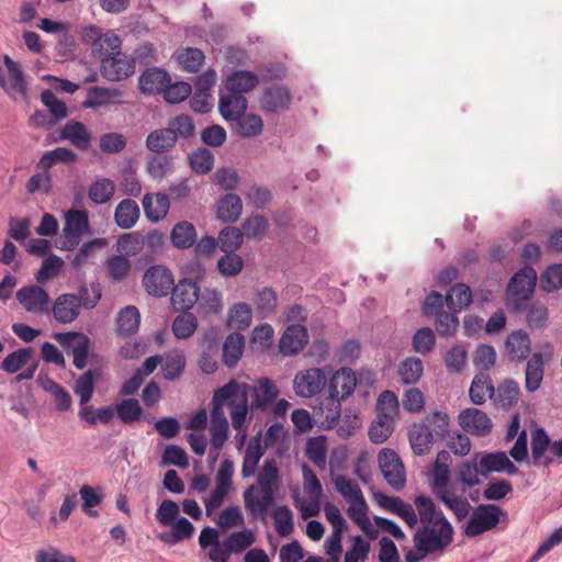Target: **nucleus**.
Segmentation results:
<instances>
[{
  "instance_id": "8fccbe9b",
  "label": "nucleus",
  "mask_w": 562,
  "mask_h": 562,
  "mask_svg": "<svg viewBox=\"0 0 562 562\" xmlns=\"http://www.w3.org/2000/svg\"><path fill=\"white\" fill-rule=\"evenodd\" d=\"M105 244L106 243L103 238H95L83 243L71 259V266L75 269H80L83 266L91 263L95 257L97 251L103 248Z\"/></svg>"
},
{
  "instance_id": "864d4df0",
  "label": "nucleus",
  "mask_w": 562,
  "mask_h": 562,
  "mask_svg": "<svg viewBox=\"0 0 562 562\" xmlns=\"http://www.w3.org/2000/svg\"><path fill=\"white\" fill-rule=\"evenodd\" d=\"M64 260L57 255L50 254L47 256L35 274V280L38 284H45L49 280L58 277L64 268Z\"/></svg>"
},
{
  "instance_id": "bf43d9fd",
  "label": "nucleus",
  "mask_w": 562,
  "mask_h": 562,
  "mask_svg": "<svg viewBox=\"0 0 562 562\" xmlns=\"http://www.w3.org/2000/svg\"><path fill=\"white\" fill-rule=\"evenodd\" d=\"M255 533L250 529L232 532L224 541L232 554H239L250 548L255 542Z\"/></svg>"
},
{
  "instance_id": "13d9d810",
  "label": "nucleus",
  "mask_w": 562,
  "mask_h": 562,
  "mask_svg": "<svg viewBox=\"0 0 562 562\" xmlns=\"http://www.w3.org/2000/svg\"><path fill=\"white\" fill-rule=\"evenodd\" d=\"M77 154L66 147H58L53 150L45 151L40 161L38 167L43 170H49L54 165L58 162H71L77 159Z\"/></svg>"
},
{
  "instance_id": "39448f33",
  "label": "nucleus",
  "mask_w": 562,
  "mask_h": 562,
  "mask_svg": "<svg viewBox=\"0 0 562 562\" xmlns=\"http://www.w3.org/2000/svg\"><path fill=\"white\" fill-rule=\"evenodd\" d=\"M89 214L86 210L70 209L64 215V227L59 237V249L75 250L82 237L90 234Z\"/></svg>"
},
{
  "instance_id": "680f3d73",
  "label": "nucleus",
  "mask_w": 562,
  "mask_h": 562,
  "mask_svg": "<svg viewBox=\"0 0 562 562\" xmlns=\"http://www.w3.org/2000/svg\"><path fill=\"white\" fill-rule=\"evenodd\" d=\"M424 372V364L419 358H406L400 366L398 373L405 384H415L419 381Z\"/></svg>"
},
{
  "instance_id": "bb28decb",
  "label": "nucleus",
  "mask_w": 562,
  "mask_h": 562,
  "mask_svg": "<svg viewBox=\"0 0 562 562\" xmlns=\"http://www.w3.org/2000/svg\"><path fill=\"white\" fill-rule=\"evenodd\" d=\"M232 122H234L232 125L233 132L243 138L257 137L263 131V121L257 114H246L245 112Z\"/></svg>"
},
{
  "instance_id": "6e6d98bb",
  "label": "nucleus",
  "mask_w": 562,
  "mask_h": 562,
  "mask_svg": "<svg viewBox=\"0 0 562 562\" xmlns=\"http://www.w3.org/2000/svg\"><path fill=\"white\" fill-rule=\"evenodd\" d=\"M398 413V398L392 391H383L376 402V417L395 422Z\"/></svg>"
},
{
  "instance_id": "2f4dec72",
  "label": "nucleus",
  "mask_w": 562,
  "mask_h": 562,
  "mask_svg": "<svg viewBox=\"0 0 562 562\" xmlns=\"http://www.w3.org/2000/svg\"><path fill=\"white\" fill-rule=\"evenodd\" d=\"M544 374V361L540 352H535L527 361L525 371V387L536 392L541 386Z\"/></svg>"
},
{
  "instance_id": "c756f323",
  "label": "nucleus",
  "mask_w": 562,
  "mask_h": 562,
  "mask_svg": "<svg viewBox=\"0 0 562 562\" xmlns=\"http://www.w3.org/2000/svg\"><path fill=\"white\" fill-rule=\"evenodd\" d=\"M140 210L136 201L132 199L122 200L115 207L114 222L122 229H130L139 220Z\"/></svg>"
},
{
  "instance_id": "338daca9",
  "label": "nucleus",
  "mask_w": 562,
  "mask_h": 562,
  "mask_svg": "<svg viewBox=\"0 0 562 562\" xmlns=\"http://www.w3.org/2000/svg\"><path fill=\"white\" fill-rule=\"evenodd\" d=\"M173 167L172 158L169 156H149L147 158L146 170L155 180L165 178Z\"/></svg>"
},
{
  "instance_id": "09e8293b",
  "label": "nucleus",
  "mask_w": 562,
  "mask_h": 562,
  "mask_svg": "<svg viewBox=\"0 0 562 562\" xmlns=\"http://www.w3.org/2000/svg\"><path fill=\"white\" fill-rule=\"evenodd\" d=\"M520 389L515 380H506L498 385L493 396L496 406L502 408H509L518 402Z\"/></svg>"
},
{
  "instance_id": "f03ea898",
  "label": "nucleus",
  "mask_w": 562,
  "mask_h": 562,
  "mask_svg": "<svg viewBox=\"0 0 562 562\" xmlns=\"http://www.w3.org/2000/svg\"><path fill=\"white\" fill-rule=\"evenodd\" d=\"M453 529L443 515L434 522L425 524L414 535L415 550L405 554L406 562H418L430 553L443 551L452 541Z\"/></svg>"
},
{
  "instance_id": "9d476101",
  "label": "nucleus",
  "mask_w": 562,
  "mask_h": 562,
  "mask_svg": "<svg viewBox=\"0 0 562 562\" xmlns=\"http://www.w3.org/2000/svg\"><path fill=\"white\" fill-rule=\"evenodd\" d=\"M245 508L254 519H266L274 505L273 490L250 485L243 494Z\"/></svg>"
},
{
  "instance_id": "de8ad7c7",
  "label": "nucleus",
  "mask_w": 562,
  "mask_h": 562,
  "mask_svg": "<svg viewBox=\"0 0 562 562\" xmlns=\"http://www.w3.org/2000/svg\"><path fill=\"white\" fill-rule=\"evenodd\" d=\"M114 193L115 183L109 178L95 179L88 189V198L98 205L110 202Z\"/></svg>"
},
{
  "instance_id": "4468645a",
  "label": "nucleus",
  "mask_w": 562,
  "mask_h": 562,
  "mask_svg": "<svg viewBox=\"0 0 562 562\" xmlns=\"http://www.w3.org/2000/svg\"><path fill=\"white\" fill-rule=\"evenodd\" d=\"M54 338L65 349L71 351L76 368L83 369L86 367L90 348V339L86 335L76 331L57 333Z\"/></svg>"
},
{
  "instance_id": "b1692460",
  "label": "nucleus",
  "mask_w": 562,
  "mask_h": 562,
  "mask_svg": "<svg viewBox=\"0 0 562 562\" xmlns=\"http://www.w3.org/2000/svg\"><path fill=\"white\" fill-rule=\"evenodd\" d=\"M479 465L483 476L491 472H506L509 475H515L519 471L505 452L486 453L479 460Z\"/></svg>"
},
{
  "instance_id": "cd10ccee",
  "label": "nucleus",
  "mask_w": 562,
  "mask_h": 562,
  "mask_svg": "<svg viewBox=\"0 0 562 562\" xmlns=\"http://www.w3.org/2000/svg\"><path fill=\"white\" fill-rule=\"evenodd\" d=\"M177 144L176 135L172 130L158 128L150 132L145 140L146 148L154 154H164L170 151Z\"/></svg>"
},
{
  "instance_id": "a19ab883",
  "label": "nucleus",
  "mask_w": 562,
  "mask_h": 562,
  "mask_svg": "<svg viewBox=\"0 0 562 562\" xmlns=\"http://www.w3.org/2000/svg\"><path fill=\"white\" fill-rule=\"evenodd\" d=\"M250 393H254L252 408H266L276 401L279 394L277 386L267 378L260 379L257 386L250 385Z\"/></svg>"
},
{
  "instance_id": "ddd939ff",
  "label": "nucleus",
  "mask_w": 562,
  "mask_h": 562,
  "mask_svg": "<svg viewBox=\"0 0 562 562\" xmlns=\"http://www.w3.org/2000/svg\"><path fill=\"white\" fill-rule=\"evenodd\" d=\"M220 330L216 327L206 329L200 340L202 349L199 364L206 374H212L217 370V353L220 348Z\"/></svg>"
},
{
  "instance_id": "a18cd8bd",
  "label": "nucleus",
  "mask_w": 562,
  "mask_h": 562,
  "mask_svg": "<svg viewBox=\"0 0 562 562\" xmlns=\"http://www.w3.org/2000/svg\"><path fill=\"white\" fill-rule=\"evenodd\" d=\"M243 211V203L238 195L227 193L217 203V217L223 222H236Z\"/></svg>"
},
{
  "instance_id": "2eb2a0df",
  "label": "nucleus",
  "mask_w": 562,
  "mask_h": 562,
  "mask_svg": "<svg viewBox=\"0 0 562 562\" xmlns=\"http://www.w3.org/2000/svg\"><path fill=\"white\" fill-rule=\"evenodd\" d=\"M135 68V59L120 50L117 55H113L101 64L100 72L106 80L115 82L133 76Z\"/></svg>"
},
{
  "instance_id": "412c9836",
  "label": "nucleus",
  "mask_w": 562,
  "mask_h": 562,
  "mask_svg": "<svg viewBox=\"0 0 562 562\" xmlns=\"http://www.w3.org/2000/svg\"><path fill=\"white\" fill-rule=\"evenodd\" d=\"M530 349L531 341L527 331L518 329L507 336L505 350L510 361L522 362L528 358Z\"/></svg>"
},
{
  "instance_id": "052dcab7",
  "label": "nucleus",
  "mask_w": 562,
  "mask_h": 562,
  "mask_svg": "<svg viewBox=\"0 0 562 562\" xmlns=\"http://www.w3.org/2000/svg\"><path fill=\"white\" fill-rule=\"evenodd\" d=\"M306 457L319 469L326 465L327 445L325 436L311 437L306 442Z\"/></svg>"
},
{
  "instance_id": "49530a36",
  "label": "nucleus",
  "mask_w": 562,
  "mask_h": 562,
  "mask_svg": "<svg viewBox=\"0 0 562 562\" xmlns=\"http://www.w3.org/2000/svg\"><path fill=\"white\" fill-rule=\"evenodd\" d=\"M252 319V310L248 303L239 302L234 304L227 315V326L236 330L247 329Z\"/></svg>"
},
{
  "instance_id": "0e129e2a",
  "label": "nucleus",
  "mask_w": 562,
  "mask_h": 562,
  "mask_svg": "<svg viewBox=\"0 0 562 562\" xmlns=\"http://www.w3.org/2000/svg\"><path fill=\"white\" fill-rule=\"evenodd\" d=\"M198 327V318L194 314L184 312L178 315L172 323V331L179 339L191 337Z\"/></svg>"
},
{
  "instance_id": "aec40b11",
  "label": "nucleus",
  "mask_w": 562,
  "mask_h": 562,
  "mask_svg": "<svg viewBox=\"0 0 562 562\" xmlns=\"http://www.w3.org/2000/svg\"><path fill=\"white\" fill-rule=\"evenodd\" d=\"M308 341L307 330L302 325H290L284 330L280 341L279 349L284 356L296 355L306 346Z\"/></svg>"
},
{
  "instance_id": "c03bdc74",
  "label": "nucleus",
  "mask_w": 562,
  "mask_h": 562,
  "mask_svg": "<svg viewBox=\"0 0 562 562\" xmlns=\"http://www.w3.org/2000/svg\"><path fill=\"white\" fill-rule=\"evenodd\" d=\"M265 453L260 436L255 437L248 443L241 467V475L249 477L255 474L258 463Z\"/></svg>"
},
{
  "instance_id": "393cba45",
  "label": "nucleus",
  "mask_w": 562,
  "mask_h": 562,
  "mask_svg": "<svg viewBox=\"0 0 562 562\" xmlns=\"http://www.w3.org/2000/svg\"><path fill=\"white\" fill-rule=\"evenodd\" d=\"M248 101L247 99L239 94L225 90V92L221 93L218 101V110L222 117L229 122L241 114H244L247 110Z\"/></svg>"
},
{
  "instance_id": "a878e982",
  "label": "nucleus",
  "mask_w": 562,
  "mask_h": 562,
  "mask_svg": "<svg viewBox=\"0 0 562 562\" xmlns=\"http://www.w3.org/2000/svg\"><path fill=\"white\" fill-rule=\"evenodd\" d=\"M551 440L544 429L538 428L531 434V458L535 465L549 467L553 459L547 456L550 451Z\"/></svg>"
},
{
  "instance_id": "c9c22d12",
  "label": "nucleus",
  "mask_w": 562,
  "mask_h": 562,
  "mask_svg": "<svg viewBox=\"0 0 562 562\" xmlns=\"http://www.w3.org/2000/svg\"><path fill=\"white\" fill-rule=\"evenodd\" d=\"M140 325V313L134 305L122 308L116 317L117 334L123 337L135 335Z\"/></svg>"
},
{
  "instance_id": "1a4fd4ad",
  "label": "nucleus",
  "mask_w": 562,
  "mask_h": 562,
  "mask_svg": "<svg viewBox=\"0 0 562 562\" xmlns=\"http://www.w3.org/2000/svg\"><path fill=\"white\" fill-rule=\"evenodd\" d=\"M327 382V374L322 368H308L299 371L293 380V390L300 397L311 398L319 394Z\"/></svg>"
},
{
  "instance_id": "58836bf2",
  "label": "nucleus",
  "mask_w": 562,
  "mask_h": 562,
  "mask_svg": "<svg viewBox=\"0 0 562 562\" xmlns=\"http://www.w3.org/2000/svg\"><path fill=\"white\" fill-rule=\"evenodd\" d=\"M245 348V338L239 333L229 334L222 348V359L226 367L233 368L239 361Z\"/></svg>"
},
{
  "instance_id": "3c124183",
  "label": "nucleus",
  "mask_w": 562,
  "mask_h": 562,
  "mask_svg": "<svg viewBox=\"0 0 562 562\" xmlns=\"http://www.w3.org/2000/svg\"><path fill=\"white\" fill-rule=\"evenodd\" d=\"M436 497L453 512L458 520L464 519L470 513V504L467 498L457 496L451 488L439 492Z\"/></svg>"
},
{
  "instance_id": "4be33fe9",
  "label": "nucleus",
  "mask_w": 562,
  "mask_h": 562,
  "mask_svg": "<svg viewBox=\"0 0 562 562\" xmlns=\"http://www.w3.org/2000/svg\"><path fill=\"white\" fill-rule=\"evenodd\" d=\"M290 103V91L278 85L266 88L260 98L261 109L271 113L288 109Z\"/></svg>"
},
{
  "instance_id": "37998d69",
  "label": "nucleus",
  "mask_w": 562,
  "mask_h": 562,
  "mask_svg": "<svg viewBox=\"0 0 562 562\" xmlns=\"http://www.w3.org/2000/svg\"><path fill=\"white\" fill-rule=\"evenodd\" d=\"M252 303L256 314L260 318H268L277 308L278 296L273 289L266 286L256 291Z\"/></svg>"
},
{
  "instance_id": "a211bd4d",
  "label": "nucleus",
  "mask_w": 562,
  "mask_h": 562,
  "mask_svg": "<svg viewBox=\"0 0 562 562\" xmlns=\"http://www.w3.org/2000/svg\"><path fill=\"white\" fill-rule=\"evenodd\" d=\"M79 301L74 293H64L56 297L52 313L59 324H70L80 315Z\"/></svg>"
},
{
  "instance_id": "5701e85b",
  "label": "nucleus",
  "mask_w": 562,
  "mask_h": 562,
  "mask_svg": "<svg viewBox=\"0 0 562 562\" xmlns=\"http://www.w3.org/2000/svg\"><path fill=\"white\" fill-rule=\"evenodd\" d=\"M145 216L150 223H158L169 212L170 201L166 193H146L142 201Z\"/></svg>"
},
{
  "instance_id": "9b49d317",
  "label": "nucleus",
  "mask_w": 562,
  "mask_h": 562,
  "mask_svg": "<svg viewBox=\"0 0 562 562\" xmlns=\"http://www.w3.org/2000/svg\"><path fill=\"white\" fill-rule=\"evenodd\" d=\"M146 292L156 297L167 296L175 284L172 272L165 266H153L148 268L143 277Z\"/></svg>"
},
{
  "instance_id": "4d7b16f0",
  "label": "nucleus",
  "mask_w": 562,
  "mask_h": 562,
  "mask_svg": "<svg viewBox=\"0 0 562 562\" xmlns=\"http://www.w3.org/2000/svg\"><path fill=\"white\" fill-rule=\"evenodd\" d=\"M186 358L182 353L171 352L161 358V371L166 380H177L183 373Z\"/></svg>"
},
{
  "instance_id": "ea45409f",
  "label": "nucleus",
  "mask_w": 562,
  "mask_h": 562,
  "mask_svg": "<svg viewBox=\"0 0 562 562\" xmlns=\"http://www.w3.org/2000/svg\"><path fill=\"white\" fill-rule=\"evenodd\" d=\"M60 136L63 139L69 140L80 150H87L90 146V134L87 127L80 122H67L61 130Z\"/></svg>"
},
{
  "instance_id": "774afa93",
  "label": "nucleus",
  "mask_w": 562,
  "mask_h": 562,
  "mask_svg": "<svg viewBox=\"0 0 562 562\" xmlns=\"http://www.w3.org/2000/svg\"><path fill=\"white\" fill-rule=\"evenodd\" d=\"M540 288L549 293L562 288V263L549 266L540 279Z\"/></svg>"
},
{
  "instance_id": "f8f14e48",
  "label": "nucleus",
  "mask_w": 562,
  "mask_h": 562,
  "mask_svg": "<svg viewBox=\"0 0 562 562\" xmlns=\"http://www.w3.org/2000/svg\"><path fill=\"white\" fill-rule=\"evenodd\" d=\"M15 297L27 313L46 314L49 311V294L40 285L22 286L16 291Z\"/></svg>"
},
{
  "instance_id": "4c0bfd02",
  "label": "nucleus",
  "mask_w": 562,
  "mask_h": 562,
  "mask_svg": "<svg viewBox=\"0 0 562 562\" xmlns=\"http://www.w3.org/2000/svg\"><path fill=\"white\" fill-rule=\"evenodd\" d=\"M173 57L182 70L193 74L201 69L205 59L204 53L195 47L179 48Z\"/></svg>"
},
{
  "instance_id": "0eeeda50",
  "label": "nucleus",
  "mask_w": 562,
  "mask_h": 562,
  "mask_svg": "<svg viewBox=\"0 0 562 562\" xmlns=\"http://www.w3.org/2000/svg\"><path fill=\"white\" fill-rule=\"evenodd\" d=\"M502 513V508L494 504L479 505L472 512L465 525L464 533L469 537H476L485 531L492 530L499 522Z\"/></svg>"
},
{
  "instance_id": "79ce46f5",
  "label": "nucleus",
  "mask_w": 562,
  "mask_h": 562,
  "mask_svg": "<svg viewBox=\"0 0 562 562\" xmlns=\"http://www.w3.org/2000/svg\"><path fill=\"white\" fill-rule=\"evenodd\" d=\"M445 301L451 312L459 313L471 304L472 291L469 285L457 283L449 289Z\"/></svg>"
},
{
  "instance_id": "423d86ee",
  "label": "nucleus",
  "mask_w": 562,
  "mask_h": 562,
  "mask_svg": "<svg viewBox=\"0 0 562 562\" xmlns=\"http://www.w3.org/2000/svg\"><path fill=\"white\" fill-rule=\"evenodd\" d=\"M82 38L86 43L91 44L92 55L98 58L101 64L113 55H117L122 47L121 38L113 31L101 33L100 29L95 25L85 27Z\"/></svg>"
},
{
  "instance_id": "c85d7f7f",
  "label": "nucleus",
  "mask_w": 562,
  "mask_h": 562,
  "mask_svg": "<svg viewBox=\"0 0 562 562\" xmlns=\"http://www.w3.org/2000/svg\"><path fill=\"white\" fill-rule=\"evenodd\" d=\"M259 83V77L251 71L237 70L232 72L225 81V90L244 95L254 90Z\"/></svg>"
},
{
  "instance_id": "f704fd0d",
  "label": "nucleus",
  "mask_w": 562,
  "mask_h": 562,
  "mask_svg": "<svg viewBox=\"0 0 562 562\" xmlns=\"http://www.w3.org/2000/svg\"><path fill=\"white\" fill-rule=\"evenodd\" d=\"M123 97V91L116 88L92 87L87 92L82 103L85 109H98Z\"/></svg>"
},
{
  "instance_id": "69168bd1",
  "label": "nucleus",
  "mask_w": 562,
  "mask_h": 562,
  "mask_svg": "<svg viewBox=\"0 0 562 562\" xmlns=\"http://www.w3.org/2000/svg\"><path fill=\"white\" fill-rule=\"evenodd\" d=\"M117 251L121 255L136 256L144 249L143 234L139 232H132L123 234L116 243Z\"/></svg>"
},
{
  "instance_id": "473e14b6",
  "label": "nucleus",
  "mask_w": 562,
  "mask_h": 562,
  "mask_svg": "<svg viewBox=\"0 0 562 562\" xmlns=\"http://www.w3.org/2000/svg\"><path fill=\"white\" fill-rule=\"evenodd\" d=\"M198 238L194 225L188 221L178 222L170 232L171 245L177 249H189Z\"/></svg>"
},
{
  "instance_id": "603ef678",
  "label": "nucleus",
  "mask_w": 562,
  "mask_h": 562,
  "mask_svg": "<svg viewBox=\"0 0 562 562\" xmlns=\"http://www.w3.org/2000/svg\"><path fill=\"white\" fill-rule=\"evenodd\" d=\"M420 424L427 426L436 441L443 440L449 434V417L446 413L436 411L427 415Z\"/></svg>"
},
{
  "instance_id": "7c9ffc66",
  "label": "nucleus",
  "mask_w": 562,
  "mask_h": 562,
  "mask_svg": "<svg viewBox=\"0 0 562 562\" xmlns=\"http://www.w3.org/2000/svg\"><path fill=\"white\" fill-rule=\"evenodd\" d=\"M495 389L491 376L485 372L477 373L470 385V400L475 405H482L486 398H493Z\"/></svg>"
},
{
  "instance_id": "dca6fc26",
  "label": "nucleus",
  "mask_w": 562,
  "mask_h": 562,
  "mask_svg": "<svg viewBox=\"0 0 562 562\" xmlns=\"http://www.w3.org/2000/svg\"><path fill=\"white\" fill-rule=\"evenodd\" d=\"M459 425L467 431L475 436H485L492 429V420L486 413L479 408H465L459 416Z\"/></svg>"
},
{
  "instance_id": "f257e3e1",
  "label": "nucleus",
  "mask_w": 562,
  "mask_h": 562,
  "mask_svg": "<svg viewBox=\"0 0 562 562\" xmlns=\"http://www.w3.org/2000/svg\"><path fill=\"white\" fill-rule=\"evenodd\" d=\"M250 385L234 379L215 390L212 397L211 424H228L224 406L229 408L232 426L239 431L244 428L249 406Z\"/></svg>"
},
{
  "instance_id": "f3484780",
  "label": "nucleus",
  "mask_w": 562,
  "mask_h": 562,
  "mask_svg": "<svg viewBox=\"0 0 562 562\" xmlns=\"http://www.w3.org/2000/svg\"><path fill=\"white\" fill-rule=\"evenodd\" d=\"M171 303L178 311H188L200 299V288L196 282L191 280H180L178 284H173L171 290Z\"/></svg>"
},
{
  "instance_id": "20e7f679",
  "label": "nucleus",
  "mask_w": 562,
  "mask_h": 562,
  "mask_svg": "<svg viewBox=\"0 0 562 562\" xmlns=\"http://www.w3.org/2000/svg\"><path fill=\"white\" fill-rule=\"evenodd\" d=\"M537 282V272L532 267H524L510 279L507 286V306L513 312L526 310L527 303L533 294Z\"/></svg>"
},
{
  "instance_id": "7ed1b4c3",
  "label": "nucleus",
  "mask_w": 562,
  "mask_h": 562,
  "mask_svg": "<svg viewBox=\"0 0 562 562\" xmlns=\"http://www.w3.org/2000/svg\"><path fill=\"white\" fill-rule=\"evenodd\" d=\"M356 385V374L349 368H341L331 375L328 385V396L324 398L318 407L324 422L333 425L339 419L341 414L340 403L352 394Z\"/></svg>"
},
{
  "instance_id": "72a5a7b5",
  "label": "nucleus",
  "mask_w": 562,
  "mask_h": 562,
  "mask_svg": "<svg viewBox=\"0 0 562 562\" xmlns=\"http://www.w3.org/2000/svg\"><path fill=\"white\" fill-rule=\"evenodd\" d=\"M408 439L413 452L417 456L428 453L436 442V439L431 436L429 430H427V426L420 423H416L411 427Z\"/></svg>"
},
{
  "instance_id": "e2e57ef3",
  "label": "nucleus",
  "mask_w": 562,
  "mask_h": 562,
  "mask_svg": "<svg viewBox=\"0 0 562 562\" xmlns=\"http://www.w3.org/2000/svg\"><path fill=\"white\" fill-rule=\"evenodd\" d=\"M218 248L224 252H236L241 246L244 235L240 229L226 226L218 234Z\"/></svg>"
},
{
  "instance_id": "6e6552de",
  "label": "nucleus",
  "mask_w": 562,
  "mask_h": 562,
  "mask_svg": "<svg viewBox=\"0 0 562 562\" xmlns=\"http://www.w3.org/2000/svg\"><path fill=\"white\" fill-rule=\"evenodd\" d=\"M378 462L387 484L395 491L403 490L406 472L400 456L392 449L383 448L378 454Z\"/></svg>"
},
{
  "instance_id": "5fc2aeb1",
  "label": "nucleus",
  "mask_w": 562,
  "mask_h": 562,
  "mask_svg": "<svg viewBox=\"0 0 562 562\" xmlns=\"http://www.w3.org/2000/svg\"><path fill=\"white\" fill-rule=\"evenodd\" d=\"M32 348H20L9 353L1 362L0 369L7 373L13 374L24 368L33 356Z\"/></svg>"
},
{
  "instance_id": "e433bc0d",
  "label": "nucleus",
  "mask_w": 562,
  "mask_h": 562,
  "mask_svg": "<svg viewBox=\"0 0 562 562\" xmlns=\"http://www.w3.org/2000/svg\"><path fill=\"white\" fill-rule=\"evenodd\" d=\"M347 509L349 518L370 538L376 536V531L373 529L371 521L368 517V505L364 497L348 503Z\"/></svg>"
},
{
  "instance_id": "6ab92c4d",
  "label": "nucleus",
  "mask_w": 562,
  "mask_h": 562,
  "mask_svg": "<svg viewBox=\"0 0 562 562\" xmlns=\"http://www.w3.org/2000/svg\"><path fill=\"white\" fill-rule=\"evenodd\" d=\"M169 74L158 67L145 69L138 78L139 91L144 94L151 95L162 93L164 89L170 83Z\"/></svg>"
}]
</instances>
